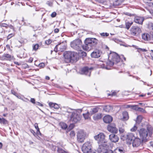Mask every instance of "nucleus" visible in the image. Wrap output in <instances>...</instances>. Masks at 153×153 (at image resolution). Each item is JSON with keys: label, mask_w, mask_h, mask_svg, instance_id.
<instances>
[{"label": "nucleus", "mask_w": 153, "mask_h": 153, "mask_svg": "<svg viewBox=\"0 0 153 153\" xmlns=\"http://www.w3.org/2000/svg\"><path fill=\"white\" fill-rule=\"evenodd\" d=\"M93 69V68L92 67H91L90 68H89L88 67H87V75H88V73L89 72V74H88V75L89 76H90V74H91V72L89 71H91Z\"/></svg>", "instance_id": "33"}, {"label": "nucleus", "mask_w": 153, "mask_h": 153, "mask_svg": "<svg viewBox=\"0 0 153 153\" xmlns=\"http://www.w3.org/2000/svg\"><path fill=\"white\" fill-rule=\"evenodd\" d=\"M125 0H116L114 4V5L118 6L121 4Z\"/></svg>", "instance_id": "24"}, {"label": "nucleus", "mask_w": 153, "mask_h": 153, "mask_svg": "<svg viewBox=\"0 0 153 153\" xmlns=\"http://www.w3.org/2000/svg\"><path fill=\"white\" fill-rule=\"evenodd\" d=\"M14 63L15 64L18 65H20L22 64L21 62H14Z\"/></svg>", "instance_id": "56"}, {"label": "nucleus", "mask_w": 153, "mask_h": 153, "mask_svg": "<svg viewBox=\"0 0 153 153\" xmlns=\"http://www.w3.org/2000/svg\"><path fill=\"white\" fill-rule=\"evenodd\" d=\"M57 151L58 153H65L66 151L64 150L62 148L58 147Z\"/></svg>", "instance_id": "34"}, {"label": "nucleus", "mask_w": 153, "mask_h": 153, "mask_svg": "<svg viewBox=\"0 0 153 153\" xmlns=\"http://www.w3.org/2000/svg\"><path fill=\"white\" fill-rule=\"evenodd\" d=\"M70 121L73 123H76L79 122L81 119L80 116L76 112H70Z\"/></svg>", "instance_id": "5"}, {"label": "nucleus", "mask_w": 153, "mask_h": 153, "mask_svg": "<svg viewBox=\"0 0 153 153\" xmlns=\"http://www.w3.org/2000/svg\"><path fill=\"white\" fill-rule=\"evenodd\" d=\"M23 67L24 68H29V66L27 65V64H24L23 65Z\"/></svg>", "instance_id": "52"}, {"label": "nucleus", "mask_w": 153, "mask_h": 153, "mask_svg": "<svg viewBox=\"0 0 153 153\" xmlns=\"http://www.w3.org/2000/svg\"><path fill=\"white\" fill-rule=\"evenodd\" d=\"M85 134L82 130L79 131L77 133V138L78 141L80 143L83 142L85 140Z\"/></svg>", "instance_id": "8"}, {"label": "nucleus", "mask_w": 153, "mask_h": 153, "mask_svg": "<svg viewBox=\"0 0 153 153\" xmlns=\"http://www.w3.org/2000/svg\"><path fill=\"white\" fill-rule=\"evenodd\" d=\"M138 111L141 112H144L145 111V110L144 109H143V108L139 107L138 108Z\"/></svg>", "instance_id": "47"}, {"label": "nucleus", "mask_w": 153, "mask_h": 153, "mask_svg": "<svg viewBox=\"0 0 153 153\" xmlns=\"http://www.w3.org/2000/svg\"><path fill=\"white\" fill-rule=\"evenodd\" d=\"M143 20L144 19L141 17H136L134 19V21L136 23L139 24H142Z\"/></svg>", "instance_id": "18"}, {"label": "nucleus", "mask_w": 153, "mask_h": 153, "mask_svg": "<svg viewBox=\"0 0 153 153\" xmlns=\"http://www.w3.org/2000/svg\"><path fill=\"white\" fill-rule=\"evenodd\" d=\"M77 55L76 53L69 51H65L63 54L64 57H76Z\"/></svg>", "instance_id": "9"}, {"label": "nucleus", "mask_w": 153, "mask_h": 153, "mask_svg": "<svg viewBox=\"0 0 153 153\" xmlns=\"http://www.w3.org/2000/svg\"><path fill=\"white\" fill-rule=\"evenodd\" d=\"M33 61V58H30L28 60V62L31 63Z\"/></svg>", "instance_id": "62"}, {"label": "nucleus", "mask_w": 153, "mask_h": 153, "mask_svg": "<svg viewBox=\"0 0 153 153\" xmlns=\"http://www.w3.org/2000/svg\"><path fill=\"white\" fill-rule=\"evenodd\" d=\"M102 117V114L101 113H99L95 115L94 117V118L95 120H98L100 119Z\"/></svg>", "instance_id": "25"}, {"label": "nucleus", "mask_w": 153, "mask_h": 153, "mask_svg": "<svg viewBox=\"0 0 153 153\" xmlns=\"http://www.w3.org/2000/svg\"><path fill=\"white\" fill-rule=\"evenodd\" d=\"M31 132L32 134H33V135L34 136H35V131H34L33 130H31Z\"/></svg>", "instance_id": "64"}, {"label": "nucleus", "mask_w": 153, "mask_h": 153, "mask_svg": "<svg viewBox=\"0 0 153 153\" xmlns=\"http://www.w3.org/2000/svg\"><path fill=\"white\" fill-rule=\"evenodd\" d=\"M39 47V45L38 44H36L33 45V50L36 51L37 50Z\"/></svg>", "instance_id": "31"}, {"label": "nucleus", "mask_w": 153, "mask_h": 153, "mask_svg": "<svg viewBox=\"0 0 153 153\" xmlns=\"http://www.w3.org/2000/svg\"><path fill=\"white\" fill-rule=\"evenodd\" d=\"M34 126H35V128L36 129H37V128H39L38 126V124L37 123H35L34 124Z\"/></svg>", "instance_id": "63"}, {"label": "nucleus", "mask_w": 153, "mask_h": 153, "mask_svg": "<svg viewBox=\"0 0 153 153\" xmlns=\"http://www.w3.org/2000/svg\"><path fill=\"white\" fill-rule=\"evenodd\" d=\"M134 135L133 133H128L126 135V138L129 140L131 141L133 138H135Z\"/></svg>", "instance_id": "19"}, {"label": "nucleus", "mask_w": 153, "mask_h": 153, "mask_svg": "<svg viewBox=\"0 0 153 153\" xmlns=\"http://www.w3.org/2000/svg\"><path fill=\"white\" fill-rule=\"evenodd\" d=\"M110 56H112V57H120V56H123L122 55L121 56H119L116 53L113 52L110 53L109 57Z\"/></svg>", "instance_id": "22"}, {"label": "nucleus", "mask_w": 153, "mask_h": 153, "mask_svg": "<svg viewBox=\"0 0 153 153\" xmlns=\"http://www.w3.org/2000/svg\"><path fill=\"white\" fill-rule=\"evenodd\" d=\"M59 30L58 29L56 28L54 30V32L55 33H57L59 32Z\"/></svg>", "instance_id": "58"}, {"label": "nucleus", "mask_w": 153, "mask_h": 153, "mask_svg": "<svg viewBox=\"0 0 153 153\" xmlns=\"http://www.w3.org/2000/svg\"><path fill=\"white\" fill-rule=\"evenodd\" d=\"M151 52L150 53V55L152 57H153V50H151Z\"/></svg>", "instance_id": "59"}, {"label": "nucleus", "mask_w": 153, "mask_h": 153, "mask_svg": "<svg viewBox=\"0 0 153 153\" xmlns=\"http://www.w3.org/2000/svg\"><path fill=\"white\" fill-rule=\"evenodd\" d=\"M84 42L85 45H82V48L84 50H86V39L84 40Z\"/></svg>", "instance_id": "42"}, {"label": "nucleus", "mask_w": 153, "mask_h": 153, "mask_svg": "<svg viewBox=\"0 0 153 153\" xmlns=\"http://www.w3.org/2000/svg\"><path fill=\"white\" fill-rule=\"evenodd\" d=\"M116 150L118 151V153H125V150L122 147L117 148Z\"/></svg>", "instance_id": "30"}, {"label": "nucleus", "mask_w": 153, "mask_h": 153, "mask_svg": "<svg viewBox=\"0 0 153 153\" xmlns=\"http://www.w3.org/2000/svg\"><path fill=\"white\" fill-rule=\"evenodd\" d=\"M105 136L103 133H100L98 135L94 137V139L98 141L99 144V147L100 148V146H102V148L109 149L108 146L107 145V140L105 139Z\"/></svg>", "instance_id": "3"}, {"label": "nucleus", "mask_w": 153, "mask_h": 153, "mask_svg": "<svg viewBox=\"0 0 153 153\" xmlns=\"http://www.w3.org/2000/svg\"><path fill=\"white\" fill-rule=\"evenodd\" d=\"M66 47L65 45L60 43L59 44L57 45L54 48V51H57V49L59 48V51H62L65 50L66 49Z\"/></svg>", "instance_id": "15"}, {"label": "nucleus", "mask_w": 153, "mask_h": 153, "mask_svg": "<svg viewBox=\"0 0 153 153\" xmlns=\"http://www.w3.org/2000/svg\"><path fill=\"white\" fill-rule=\"evenodd\" d=\"M107 129L109 131L113 133H117L118 132V129L114 124H111L108 125Z\"/></svg>", "instance_id": "11"}, {"label": "nucleus", "mask_w": 153, "mask_h": 153, "mask_svg": "<svg viewBox=\"0 0 153 153\" xmlns=\"http://www.w3.org/2000/svg\"><path fill=\"white\" fill-rule=\"evenodd\" d=\"M93 48L94 47L91 46H89L87 45V51H89L93 49Z\"/></svg>", "instance_id": "37"}, {"label": "nucleus", "mask_w": 153, "mask_h": 153, "mask_svg": "<svg viewBox=\"0 0 153 153\" xmlns=\"http://www.w3.org/2000/svg\"><path fill=\"white\" fill-rule=\"evenodd\" d=\"M55 103L50 102L49 103V105L50 107L54 108Z\"/></svg>", "instance_id": "44"}, {"label": "nucleus", "mask_w": 153, "mask_h": 153, "mask_svg": "<svg viewBox=\"0 0 153 153\" xmlns=\"http://www.w3.org/2000/svg\"><path fill=\"white\" fill-rule=\"evenodd\" d=\"M39 66L40 67H43L45 66V64L44 63H41L39 64Z\"/></svg>", "instance_id": "61"}, {"label": "nucleus", "mask_w": 153, "mask_h": 153, "mask_svg": "<svg viewBox=\"0 0 153 153\" xmlns=\"http://www.w3.org/2000/svg\"><path fill=\"white\" fill-rule=\"evenodd\" d=\"M64 60L66 63L76 62L79 60V58H64Z\"/></svg>", "instance_id": "14"}, {"label": "nucleus", "mask_w": 153, "mask_h": 153, "mask_svg": "<svg viewBox=\"0 0 153 153\" xmlns=\"http://www.w3.org/2000/svg\"><path fill=\"white\" fill-rule=\"evenodd\" d=\"M70 135L71 137H73L75 135V133L74 131H71L70 133Z\"/></svg>", "instance_id": "45"}, {"label": "nucleus", "mask_w": 153, "mask_h": 153, "mask_svg": "<svg viewBox=\"0 0 153 153\" xmlns=\"http://www.w3.org/2000/svg\"><path fill=\"white\" fill-rule=\"evenodd\" d=\"M11 92L12 94L16 96L17 97V93L16 92H15L14 90H11Z\"/></svg>", "instance_id": "49"}, {"label": "nucleus", "mask_w": 153, "mask_h": 153, "mask_svg": "<svg viewBox=\"0 0 153 153\" xmlns=\"http://www.w3.org/2000/svg\"><path fill=\"white\" fill-rule=\"evenodd\" d=\"M14 34L13 33H11L10 34H9L7 38V40L10 39L11 37H12L13 36H14Z\"/></svg>", "instance_id": "40"}, {"label": "nucleus", "mask_w": 153, "mask_h": 153, "mask_svg": "<svg viewBox=\"0 0 153 153\" xmlns=\"http://www.w3.org/2000/svg\"><path fill=\"white\" fill-rule=\"evenodd\" d=\"M133 22H126V28L128 30L132 24Z\"/></svg>", "instance_id": "28"}, {"label": "nucleus", "mask_w": 153, "mask_h": 153, "mask_svg": "<svg viewBox=\"0 0 153 153\" xmlns=\"http://www.w3.org/2000/svg\"><path fill=\"white\" fill-rule=\"evenodd\" d=\"M98 40L94 38H87V45L91 46L94 47L97 44Z\"/></svg>", "instance_id": "7"}, {"label": "nucleus", "mask_w": 153, "mask_h": 153, "mask_svg": "<svg viewBox=\"0 0 153 153\" xmlns=\"http://www.w3.org/2000/svg\"><path fill=\"white\" fill-rule=\"evenodd\" d=\"M101 54L100 51L96 50L91 53V56L92 57H99L100 56Z\"/></svg>", "instance_id": "17"}, {"label": "nucleus", "mask_w": 153, "mask_h": 153, "mask_svg": "<svg viewBox=\"0 0 153 153\" xmlns=\"http://www.w3.org/2000/svg\"><path fill=\"white\" fill-rule=\"evenodd\" d=\"M98 111V108H94L92 109L91 111H90V112L88 111L87 112V119H88L87 116L88 114L92 115L95 113L97 112Z\"/></svg>", "instance_id": "20"}, {"label": "nucleus", "mask_w": 153, "mask_h": 153, "mask_svg": "<svg viewBox=\"0 0 153 153\" xmlns=\"http://www.w3.org/2000/svg\"><path fill=\"white\" fill-rule=\"evenodd\" d=\"M52 42V41L50 39H49L48 40H46L45 41V43L46 44L48 45L50 44Z\"/></svg>", "instance_id": "41"}, {"label": "nucleus", "mask_w": 153, "mask_h": 153, "mask_svg": "<svg viewBox=\"0 0 153 153\" xmlns=\"http://www.w3.org/2000/svg\"><path fill=\"white\" fill-rule=\"evenodd\" d=\"M0 123L5 125L8 123V121L4 118H0Z\"/></svg>", "instance_id": "23"}, {"label": "nucleus", "mask_w": 153, "mask_h": 153, "mask_svg": "<svg viewBox=\"0 0 153 153\" xmlns=\"http://www.w3.org/2000/svg\"><path fill=\"white\" fill-rule=\"evenodd\" d=\"M87 153H98V152L96 153L92 151V147L91 144L90 142H87ZM98 150L99 153H112V151L110 149H105V148H102V146H101L100 148L98 147Z\"/></svg>", "instance_id": "4"}, {"label": "nucleus", "mask_w": 153, "mask_h": 153, "mask_svg": "<svg viewBox=\"0 0 153 153\" xmlns=\"http://www.w3.org/2000/svg\"><path fill=\"white\" fill-rule=\"evenodd\" d=\"M142 37L143 39L145 41L153 40V33H145L142 34Z\"/></svg>", "instance_id": "10"}, {"label": "nucleus", "mask_w": 153, "mask_h": 153, "mask_svg": "<svg viewBox=\"0 0 153 153\" xmlns=\"http://www.w3.org/2000/svg\"><path fill=\"white\" fill-rule=\"evenodd\" d=\"M142 141V140L138 137H136L134 138L132 142V146L134 147H137L140 145Z\"/></svg>", "instance_id": "12"}, {"label": "nucleus", "mask_w": 153, "mask_h": 153, "mask_svg": "<svg viewBox=\"0 0 153 153\" xmlns=\"http://www.w3.org/2000/svg\"><path fill=\"white\" fill-rule=\"evenodd\" d=\"M123 118L124 120H127L128 119V114L126 111L123 112Z\"/></svg>", "instance_id": "26"}, {"label": "nucleus", "mask_w": 153, "mask_h": 153, "mask_svg": "<svg viewBox=\"0 0 153 153\" xmlns=\"http://www.w3.org/2000/svg\"><path fill=\"white\" fill-rule=\"evenodd\" d=\"M100 35L102 36H107L109 35V34L107 33H100Z\"/></svg>", "instance_id": "38"}, {"label": "nucleus", "mask_w": 153, "mask_h": 153, "mask_svg": "<svg viewBox=\"0 0 153 153\" xmlns=\"http://www.w3.org/2000/svg\"><path fill=\"white\" fill-rule=\"evenodd\" d=\"M139 107L138 105H132V109L136 111H138Z\"/></svg>", "instance_id": "36"}, {"label": "nucleus", "mask_w": 153, "mask_h": 153, "mask_svg": "<svg viewBox=\"0 0 153 153\" xmlns=\"http://www.w3.org/2000/svg\"><path fill=\"white\" fill-rule=\"evenodd\" d=\"M82 150L83 153H86V146L85 144L82 146Z\"/></svg>", "instance_id": "35"}, {"label": "nucleus", "mask_w": 153, "mask_h": 153, "mask_svg": "<svg viewBox=\"0 0 153 153\" xmlns=\"http://www.w3.org/2000/svg\"><path fill=\"white\" fill-rule=\"evenodd\" d=\"M109 138L111 141L113 142L116 143L118 141L119 138L117 135L113 134L109 135Z\"/></svg>", "instance_id": "13"}, {"label": "nucleus", "mask_w": 153, "mask_h": 153, "mask_svg": "<svg viewBox=\"0 0 153 153\" xmlns=\"http://www.w3.org/2000/svg\"><path fill=\"white\" fill-rule=\"evenodd\" d=\"M142 119V116L141 115L138 116L137 117V120L136 121L137 123H139L141 122Z\"/></svg>", "instance_id": "32"}, {"label": "nucleus", "mask_w": 153, "mask_h": 153, "mask_svg": "<svg viewBox=\"0 0 153 153\" xmlns=\"http://www.w3.org/2000/svg\"><path fill=\"white\" fill-rule=\"evenodd\" d=\"M130 33L131 35L134 36H138L141 33V30L140 28L137 26H132L130 30Z\"/></svg>", "instance_id": "6"}, {"label": "nucleus", "mask_w": 153, "mask_h": 153, "mask_svg": "<svg viewBox=\"0 0 153 153\" xmlns=\"http://www.w3.org/2000/svg\"><path fill=\"white\" fill-rule=\"evenodd\" d=\"M74 125L73 124H71L69 126V128L70 129H71L74 128Z\"/></svg>", "instance_id": "48"}, {"label": "nucleus", "mask_w": 153, "mask_h": 153, "mask_svg": "<svg viewBox=\"0 0 153 153\" xmlns=\"http://www.w3.org/2000/svg\"><path fill=\"white\" fill-rule=\"evenodd\" d=\"M103 110L106 112H109L112 110V107L110 105H106L104 107Z\"/></svg>", "instance_id": "21"}, {"label": "nucleus", "mask_w": 153, "mask_h": 153, "mask_svg": "<svg viewBox=\"0 0 153 153\" xmlns=\"http://www.w3.org/2000/svg\"><path fill=\"white\" fill-rule=\"evenodd\" d=\"M82 43V41L80 39H77L71 42L70 45L71 47L74 49L79 51L78 52L79 56L80 57H83L86 56V53L85 52L80 50Z\"/></svg>", "instance_id": "2"}, {"label": "nucleus", "mask_w": 153, "mask_h": 153, "mask_svg": "<svg viewBox=\"0 0 153 153\" xmlns=\"http://www.w3.org/2000/svg\"><path fill=\"white\" fill-rule=\"evenodd\" d=\"M30 101L32 103L34 104L35 103V100L34 99L32 98H31Z\"/></svg>", "instance_id": "51"}, {"label": "nucleus", "mask_w": 153, "mask_h": 153, "mask_svg": "<svg viewBox=\"0 0 153 153\" xmlns=\"http://www.w3.org/2000/svg\"><path fill=\"white\" fill-rule=\"evenodd\" d=\"M152 128L150 126L147 127V129L141 128L139 131V134L142 141H146L147 137H151L152 134Z\"/></svg>", "instance_id": "1"}, {"label": "nucleus", "mask_w": 153, "mask_h": 153, "mask_svg": "<svg viewBox=\"0 0 153 153\" xmlns=\"http://www.w3.org/2000/svg\"><path fill=\"white\" fill-rule=\"evenodd\" d=\"M8 25L5 23H0V26L7 27Z\"/></svg>", "instance_id": "43"}, {"label": "nucleus", "mask_w": 153, "mask_h": 153, "mask_svg": "<svg viewBox=\"0 0 153 153\" xmlns=\"http://www.w3.org/2000/svg\"><path fill=\"white\" fill-rule=\"evenodd\" d=\"M109 65H113L114 64V63L113 62L111 61H109Z\"/></svg>", "instance_id": "57"}, {"label": "nucleus", "mask_w": 153, "mask_h": 153, "mask_svg": "<svg viewBox=\"0 0 153 153\" xmlns=\"http://www.w3.org/2000/svg\"><path fill=\"white\" fill-rule=\"evenodd\" d=\"M112 117L111 116L108 115L105 116L103 118V120L105 123H109L112 121Z\"/></svg>", "instance_id": "16"}, {"label": "nucleus", "mask_w": 153, "mask_h": 153, "mask_svg": "<svg viewBox=\"0 0 153 153\" xmlns=\"http://www.w3.org/2000/svg\"><path fill=\"white\" fill-rule=\"evenodd\" d=\"M59 105L56 103H55L54 108L56 109H58L59 108Z\"/></svg>", "instance_id": "46"}, {"label": "nucleus", "mask_w": 153, "mask_h": 153, "mask_svg": "<svg viewBox=\"0 0 153 153\" xmlns=\"http://www.w3.org/2000/svg\"><path fill=\"white\" fill-rule=\"evenodd\" d=\"M80 73L81 74H86V67H84L82 68L80 71Z\"/></svg>", "instance_id": "29"}, {"label": "nucleus", "mask_w": 153, "mask_h": 153, "mask_svg": "<svg viewBox=\"0 0 153 153\" xmlns=\"http://www.w3.org/2000/svg\"><path fill=\"white\" fill-rule=\"evenodd\" d=\"M60 125L61 127V128L64 129H65L67 128L68 126L67 125L64 123L62 122L60 123Z\"/></svg>", "instance_id": "27"}, {"label": "nucleus", "mask_w": 153, "mask_h": 153, "mask_svg": "<svg viewBox=\"0 0 153 153\" xmlns=\"http://www.w3.org/2000/svg\"><path fill=\"white\" fill-rule=\"evenodd\" d=\"M56 12H53L51 14V16L52 17H54L56 16Z\"/></svg>", "instance_id": "50"}, {"label": "nucleus", "mask_w": 153, "mask_h": 153, "mask_svg": "<svg viewBox=\"0 0 153 153\" xmlns=\"http://www.w3.org/2000/svg\"><path fill=\"white\" fill-rule=\"evenodd\" d=\"M95 1L100 3H103L104 2V0H95Z\"/></svg>", "instance_id": "53"}, {"label": "nucleus", "mask_w": 153, "mask_h": 153, "mask_svg": "<svg viewBox=\"0 0 153 153\" xmlns=\"http://www.w3.org/2000/svg\"><path fill=\"white\" fill-rule=\"evenodd\" d=\"M132 105H126V108H132Z\"/></svg>", "instance_id": "60"}, {"label": "nucleus", "mask_w": 153, "mask_h": 153, "mask_svg": "<svg viewBox=\"0 0 153 153\" xmlns=\"http://www.w3.org/2000/svg\"><path fill=\"white\" fill-rule=\"evenodd\" d=\"M36 105H39V106H43V105L42 104H41V103H40L39 102H36Z\"/></svg>", "instance_id": "55"}, {"label": "nucleus", "mask_w": 153, "mask_h": 153, "mask_svg": "<svg viewBox=\"0 0 153 153\" xmlns=\"http://www.w3.org/2000/svg\"><path fill=\"white\" fill-rule=\"evenodd\" d=\"M137 129V127L134 126L131 129V131L132 132L135 131Z\"/></svg>", "instance_id": "39"}, {"label": "nucleus", "mask_w": 153, "mask_h": 153, "mask_svg": "<svg viewBox=\"0 0 153 153\" xmlns=\"http://www.w3.org/2000/svg\"><path fill=\"white\" fill-rule=\"evenodd\" d=\"M119 131L120 133H122L124 132V130L122 128H120Z\"/></svg>", "instance_id": "54"}]
</instances>
